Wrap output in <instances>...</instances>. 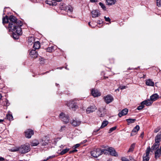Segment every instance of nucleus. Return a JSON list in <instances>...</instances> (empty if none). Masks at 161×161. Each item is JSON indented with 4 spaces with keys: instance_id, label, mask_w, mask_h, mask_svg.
I'll return each mask as SVG.
<instances>
[{
    "instance_id": "obj_40",
    "label": "nucleus",
    "mask_w": 161,
    "mask_h": 161,
    "mask_svg": "<svg viewBox=\"0 0 161 161\" xmlns=\"http://www.w3.org/2000/svg\"><path fill=\"white\" fill-rule=\"evenodd\" d=\"M116 128L117 127L116 126L111 128L109 130L108 133H111L113 131L115 130Z\"/></svg>"
},
{
    "instance_id": "obj_38",
    "label": "nucleus",
    "mask_w": 161,
    "mask_h": 161,
    "mask_svg": "<svg viewBox=\"0 0 161 161\" xmlns=\"http://www.w3.org/2000/svg\"><path fill=\"white\" fill-rule=\"evenodd\" d=\"M136 120V119H126V121L129 124L132 123H134L135 121Z\"/></svg>"
},
{
    "instance_id": "obj_45",
    "label": "nucleus",
    "mask_w": 161,
    "mask_h": 161,
    "mask_svg": "<svg viewBox=\"0 0 161 161\" xmlns=\"http://www.w3.org/2000/svg\"><path fill=\"white\" fill-rule=\"evenodd\" d=\"M65 127V125H63L61 127V129H60L59 131L60 132L63 131L64 130V129Z\"/></svg>"
},
{
    "instance_id": "obj_19",
    "label": "nucleus",
    "mask_w": 161,
    "mask_h": 161,
    "mask_svg": "<svg viewBox=\"0 0 161 161\" xmlns=\"http://www.w3.org/2000/svg\"><path fill=\"white\" fill-rule=\"evenodd\" d=\"M128 110L127 108L123 109L122 111L120 112L118 114L119 116L121 117L123 115H126L128 112Z\"/></svg>"
},
{
    "instance_id": "obj_6",
    "label": "nucleus",
    "mask_w": 161,
    "mask_h": 161,
    "mask_svg": "<svg viewBox=\"0 0 161 161\" xmlns=\"http://www.w3.org/2000/svg\"><path fill=\"white\" fill-rule=\"evenodd\" d=\"M12 32V36L13 38L15 39H17L19 38V36L22 34V30L21 27H18L17 30H16Z\"/></svg>"
},
{
    "instance_id": "obj_22",
    "label": "nucleus",
    "mask_w": 161,
    "mask_h": 161,
    "mask_svg": "<svg viewBox=\"0 0 161 161\" xmlns=\"http://www.w3.org/2000/svg\"><path fill=\"white\" fill-rule=\"evenodd\" d=\"M159 142L155 141V143L153 144L151 147L152 150H154L155 149H156L157 148L159 147Z\"/></svg>"
},
{
    "instance_id": "obj_36",
    "label": "nucleus",
    "mask_w": 161,
    "mask_h": 161,
    "mask_svg": "<svg viewBox=\"0 0 161 161\" xmlns=\"http://www.w3.org/2000/svg\"><path fill=\"white\" fill-rule=\"evenodd\" d=\"M149 159V156L144 154L143 157V161H148Z\"/></svg>"
},
{
    "instance_id": "obj_16",
    "label": "nucleus",
    "mask_w": 161,
    "mask_h": 161,
    "mask_svg": "<svg viewBox=\"0 0 161 161\" xmlns=\"http://www.w3.org/2000/svg\"><path fill=\"white\" fill-rule=\"evenodd\" d=\"M46 3L50 6H54L57 4V2L55 0H46Z\"/></svg>"
},
{
    "instance_id": "obj_32",
    "label": "nucleus",
    "mask_w": 161,
    "mask_h": 161,
    "mask_svg": "<svg viewBox=\"0 0 161 161\" xmlns=\"http://www.w3.org/2000/svg\"><path fill=\"white\" fill-rule=\"evenodd\" d=\"M47 52H52L54 50V47L53 46H51V47H47L46 49Z\"/></svg>"
},
{
    "instance_id": "obj_58",
    "label": "nucleus",
    "mask_w": 161,
    "mask_h": 161,
    "mask_svg": "<svg viewBox=\"0 0 161 161\" xmlns=\"http://www.w3.org/2000/svg\"><path fill=\"white\" fill-rule=\"evenodd\" d=\"M133 132H132V131L131 133L130 134V136H133V135H135V134H133Z\"/></svg>"
},
{
    "instance_id": "obj_20",
    "label": "nucleus",
    "mask_w": 161,
    "mask_h": 161,
    "mask_svg": "<svg viewBox=\"0 0 161 161\" xmlns=\"http://www.w3.org/2000/svg\"><path fill=\"white\" fill-rule=\"evenodd\" d=\"M50 142L49 141L48 139H46L45 140H42L40 142V144L42 146H45L46 145L48 144V143Z\"/></svg>"
},
{
    "instance_id": "obj_62",
    "label": "nucleus",
    "mask_w": 161,
    "mask_h": 161,
    "mask_svg": "<svg viewBox=\"0 0 161 161\" xmlns=\"http://www.w3.org/2000/svg\"><path fill=\"white\" fill-rule=\"evenodd\" d=\"M2 97V96L1 95V94H0V99Z\"/></svg>"
},
{
    "instance_id": "obj_30",
    "label": "nucleus",
    "mask_w": 161,
    "mask_h": 161,
    "mask_svg": "<svg viewBox=\"0 0 161 161\" xmlns=\"http://www.w3.org/2000/svg\"><path fill=\"white\" fill-rule=\"evenodd\" d=\"M106 1L108 5L114 4L116 2V0H106Z\"/></svg>"
},
{
    "instance_id": "obj_10",
    "label": "nucleus",
    "mask_w": 161,
    "mask_h": 161,
    "mask_svg": "<svg viewBox=\"0 0 161 161\" xmlns=\"http://www.w3.org/2000/svg\"><path fill=\"white\" fill-rule=\"evenodd\" d=\"M25 137L28 138H31V136L34 134V131L31 129H28L25 132Z\"/></svg>"
},
{
    "instance_id": "obj_54",
    "label": "nucleus",
    "mask_w": 161,
    "mask_h": 161,
    "mask_svg": "<svg viewBox=\"0 0 161 161\" xmlns=\"http://www.w3.org/2000/svg\"><path fill=\"white\" fill-rule=\"evenodd\" d=\"M4 160V158L3 157L0 158V161H3Z\"/></svg>"
},
{
    "instance_id": "obj_56",
    "label": "nucleus",
    "mask_w": 161,
    "mask_h": 161,
    "mask_svg": "<svg viewBox=\"0 0 161 161\" xmlns=\"http://www.w3.org/2000/svg\"><path fill=\"white\" fill-rule=\"evenodd\" d=\"M92 2H96L97 1V0H90Z\"/></svg>"
},
{
    "instance_id": "obj_13",
    "label": "nucleus",
    "mask_w": 161,
    "mask_h": 161,
    "mask_svg": "<svg viewBox=\"0 0 161 161\" xmlns=\"http://www.w3.org/2000/svg\"><path fill=\"white\" fill-rule=\"evenodd\" d=\"M91 94L94 97H98L101 95L100 92L97 89H92L91 91Z\"/></svg>"
},
{
    "instance_id": "obj_35",
    "label": "nucleus",
    "mask_w": 161,
    "mask_h": 161,
    "mask_svg": "<svg viewBox=\"0 0 161 161\" xmlns=\"http://www.w3.org/2000/svg\"><path fill=\"white\" fill-rule=\"evenodd\" d=\"M6 118L10 121L12 120H13V117L12 114H7Z\"/></svg>"
},
{
    "instance_id": "obj_46",
    "label": "nucleus",
    "mask_w": 161,
    "mask_h": 161,
    "mask_svg": "<svg viewBox=\"0 0 161 161\" xmlns=\"http://www.w3.org/2000/svg\"><path fill=\"white\" fill-rule=\"evenodd\" d=\"M127 87L126 86H120L119 87V88L121 90H123L124 89H126Z\"/></svg>"
},
{
    "instance_id": "obj_27",
    "label": "nucleus",
    "mask_w": 161,
    "mask_h": 161,
    "mask_svg": "<svg viewBox=\"0 0 161 161\" xmlns=\"http://www.w3.org/2000/svg\"><path fill=\"white\" fill-rule=\"evenodd\" d=\"M40 47V42L38 41H37L34 42L33 45V48L35 49H38Z\"/></svg>"
},
{
    "instance_id": "obj_39",
    "label": "nucleus",
    "mask_w": 161,
    "mask_h": 161,
    "mask_svg": "<svg viewBox=\"0 0 161 161\" xmlns=\"http://www.w3.org/2000/svg\"><path fill=\"white\" fill-rule=\"evenodd\" d=\"M150 147H147L146 150V153L144 154L147 155V156H149L150 151Z\"/></svg>"
},
{
    "instance_id": "obj_4",
    "label": "nucleus",
    "mask_w": 161,
    "mask_h": 161,
    "mask_svg": "<svg viewBox=\"0 0 161 161\" xmlns=\"http://www.w3.org/2000/svg\"><path fill=\"white\" fill-rule=\"evenodd\" d=\"M59 117L65 124H67L69 121V115L67 114H66L62 112L59 115Z\"/></svg>"
},
{
    "instance_id": "obj_3",
    "label": "nucleus",
    "mask_w": 161,
    "mask_h": 161,
    "mask_svg": "<svg viewBox=\"0 0 161 161\" xmlns=\"http://www.w3.org/2000/svg\"><path fill=\"white\" fill-rule=\"evenodd\" d=\"M107 151L106 149L101 150L100 148H97L91 152L92 156L95 158H97L102 154H106Z\"/></svg>"
},
{
    "instance_id": "obj_37",
    "label": "nucleus",
    "mask_w": 161,
    "mask_h": 161,
    "mask_svg": "<svg viewBox=\"0 0 161 161\" xmlns=\"http://www.w3.org/2000/svg\"><path fill=\"white\" fill-rule=\"evenodd\" d=\"M69 150V148H66V149H63L60 152V154L61 155H63L66 153Z\"/></svg>"
},
{
    "instance_id": "obj_60",
    "label": "nucleus",
    "mask_w": 161,
    "mask_h": 161,
    "mask_svg": "<svg viewBox=\"0 0 161 161\" xmlns=\"http://www.w3.org/2000/svg\"><path fill=\"white\" fill-rule=\"evenodd\" d=\"M48 159H47V158L46 159H44L43 161H47V160Z\"/></svg>"
},
{
    "instance_id": "obj_53",
    "label": "nucleus",
    "mask_w": 161,
    "mask_h": 161,
    "mask_svg": "<svg viewBox=\"0 0 161 161\" xmlns=\"http://www.w3.org/2000/svg\"><path fill=\"white\" fill-rule=\"evenodd\" d=\"M100 130V129L99 128L98 129H97V130H95L94 131H93V134H94V133L95 132V133H96L98 131H99V130Z\"/></svg>"
},
{
    "instance_id": "obj_9",
    "label": "nucleus",
    "mask_w": 161,
    "mask_h": 161,
    "mask_svg": "<svg viewBox=\"0 0 161 161\" xmlns=\"http://www.w3.org/2000/svg\"><path fill=\"white\" fill-rule=\"evenodd\" d=\"M107 150V151L106 152V153H107V152H108L110 153V154L111 155L114 156H118V154L117 153L113 148L112 147H108Z\"/></svg>"
},
{
    "instance_id": "obj_63",
    "label": "nucleus",
    "mask_w": 161,
    "mask_h": 161,
    "mask_svg": "<svg viewBox=\"0 0 161 161\" xmlns=\"http://www.w3.org/2000/svg\"><path fill=\"white\" fill-rule=\"evenodd\" d=\"M88 25H89L90 27H91V25H90V22H89V23H88Z\"/></svg>"
},
{
    "instance_id": "obj_55",
    "label": "nucleus",
    "mask_w": 161,
    "mask_h": 161,
    "mask_svg": "<svg viewBox=\"0 0 161 161\" xmlns=\"http://www.w3.org/2000/svg\"><path fill=\"white\" fill-rule=\"evenodd\" d=\"M144 132H142L141 134V137L142 138L143 136V135H144Z\"/></svg>"
},
{
    "instance_id": "obj_26",
    "label": "nucleus",
    "mask_w": 161,
    "mask_h": 161,
    "mask_svg": "<svg viewBox=\"0 0 161 161\" xmlns=\"http://www.w3.org/2000/svg\"><path fill=\"white\" fill-rule=\"evenodd\" d=\"M39 144H40V142H39V141L36 140H34L31 142V146L32 147L37 146Z\"/></svg>"
},
{
    "instance_id": "obj_64",
    "label": "nucleus",
    "mask_w": 161,
    "mask_h": 161,
    "mask_svg": "<svg viewBox=\"0 0 161 161\" xmlns=\"http://www.w3.org/2000/svg\"><path fill=\"white\" fill-rule=\"evenodd\" d=\"M108 78V77L104 76V78H105V79H106V78Z\"/></svg>"
},
{
    "instance_id": "obj_12",
    "label": "nucleus",
    "mask_w": 161,
    "mask_h": 161,
    "mask_svg": "<svg viewBox=\"0 0 161 161\" xmlns=\"http://www.w3.org/2000/svg\"><path fill=\"white\" fill-rule=\"evenodd\" d=\"M105 109L103 108H99L97 112L98 115L100 117H103L105 115Z\"/></svg>"
},
{
    "instance_id": "obj_23",
    "label": "nucleus",
    "mask_w": 161,
    "mask_h": 161,
    "mask_svg": "<svg viewBox=\"0 0 161 161\" xmlns=\"http://www.w3.org/2000/svg\"><path fill=\"white\" fill-rule=\"evenodd\" d=\"M142 104L144 105H145L146 106H150L153 103V102L151 101V100H147L142 102Z\"/></svg>"
},
{
    "instance_id": "obj_48",
    "label": "nucleus",
    "mask_w": 161,
    "mask_h": 161,
    "mask_svg": "<svg viewBox=\"0 0 161 161\" xmlns=\"http://www.w3.org/2000/svg\"><path fill=\"white\" fill-rule=\"evenodd\" d=\"M80 146L79 144H76L73 147L74 149H76L79 147Z\"/></svg>"
},
{
    "instance_id": "obj_59",
    "label": "nucleus",
    "mask_w": 161,
    "mask_h": 161,
    "mask_svg": "<svg viewBox=\"0 0 161 161\" xmlns=\"http://www.w3.org/2000/svg\"><path fill=\"white\" fill-rule=\"evenodd\" d=\"M62 0H55L56 2H60Z\"/></svg>"
},
{
    "instance_id": "obj_51",
    "label": "nucleus",
    "mask_w": 161,
    "mask_h": 161,
    "mask_svg": "<svg viewBox=\"0 0 161 161\" xmlns=\"http://www.w3.org/2000/svg\"><path fill=\"white\" fill-rule=\"evenodd\" d=\"M55 155H53L52 156H50L49 157H47V159H49L50 158H54L55 157Z\"/></svg>"
},
{
    "instance_id": "obj_8",
    "label": "nucleus",
    "mask_w": 161,
    "mask_h": 161,
    "mask_svg": "<svg viewBox=\"0 0 161 161\" xmlns=\"http://www.w3.org/2000/svg\"><path fill=\"white\" fill-rule=\"evenodd\" d=\"M81 121L80 120L75 119L70 122L71 125L74 127H77L80 125Z\"/></svg>"
},
{
    "instance_id": "obj_33",
    "label": "nucleus",
    "mask_w": 161,
    "mask_h": 161,
    "mask_svg": "<svg viewBox=\"0 0 161 161\" xmlns=\"http://www.w3.org/2000/svg\"><path fill=\"white\" fill-rule=\"evenodd\" d=\"M140 127L138 125H136L132 130V132L136 133L139 130Z\"/></svg>"
},
{
    "instance_id": "obj_31",
    "label": "nucleus",
    "mask_w": 161,
    "mask_h": 161,
    "mask_svg": "<svg viewBox=\"0 0 161 161\" xmlns=\"http://www.w3.org/2000/svg\"><path fill=\"white\" fill-rule=\"evenodd\" d=\"M108 122L107 121H104L102 123L101 125V126L100 128H103L104 127H105L108 124Z\"/></svg>"
},
{
    "instance_id": "obj_7",
    "label": "nucleus",
    "mask_w": 161,
    "mask_h": 161,
    "mask_svg": "<svg viewBox=\"0 0 161 161\" xmlns=\"http://www.w3.org/2000/svg\"><path fill=\"white\" fill-rule=\"evenodd\" d=\"M77 103L73 100L70 101L67 103V105L70 109L75 110L78 108Z\"/></svg>"
},
{
    "instance_id": "obj_24",
    "label": "nucleus",
    "mask_w": 161,
    "mask_h": 161,
    "mask_svg": "<svg viewBox=\"0 0 161 161\" xmlns=\"http://www.w3.org/2000/svg\"><path fill=\"white\" fill-rule=\"evenodd\" d=\"M161 154L160 149H158L155 153V157L156 159L159 158Z\"/></svg>"
},
{
    "instance_id": "obj_61",
    "label": "nucleus",
    "mask_w": 161,
    "mask_h": 161,
    "mask_svg": "<svg viewBox=\"0 0 161 161\" xmlns=\"http://www.w3.org/2000/svg\"><path fill=\"white\" fill-rule=\"evenodd\" d=\"M3 120L0 119V123L3 122Z\"/></svg>"
},
{
    "instance_id": "obj_44",
    "label": "nucleus",
    "mask_w": 161,
    "mask_h": 161,
    "mask_svg": "<svg viewBox=\"0 0 161 161\" xmlns=\"http://www.w3.org/2000/svg\"><path fill=\"white\" fill-rule=\"evenodd\" d=\"M160 129V127H158L154 130V132L155 133L158 132Z\"/></svg>"
},
{
    "instance_id": "obj_50",
    "label": "nucleus",
    "mask_w": 161,
    "mask_h": 161,
    "mask_svg": "<svg viewBox=\"0 0 161 161\" xmlns=\"http://www.w3.org/2000/svg\"><path fill=\"white\" fill-rule=\"evenodd\" d=\"M77 151V150H76V149H75L72 150V151H70L69 152V153H74L76 152Z\"/></svg>"
},
{
    "instance_id": "obj_1",
    "label": "nucleus",
    "mask_w": 161,
    "mask_h": 161,
    "mask_svg": "<svg viewBox=\"0 0 161 161\" xmlns=\"http://www.w3.org/2000/svg\"><path fill=\"white\" fill-rule=\"evenodd\" d=\"M8 28L9 32L14 31L18 27H21L23 24L22 22L18 20L15 17L11 15L9 17Z\"/></svg>"
},
{
    "instance_id": "obj_18",
    "label": "nucleus",
    "mask_w": 161,
    "mask_h": 161,
    "mask_svg": "<svg viewBox=\"0 0 161 161\" xmlns=\"http://www.w3.org/2000/svg\"><path fill=\"white\" fill-rule=\"evenodd\" d=\"M145 83L146 85L147 86H153L154 85V82L151 79L146 80Z\"/></svg>"
},
{
    "instance_id": "obj_49",
    "label": "nucleus",
    "mask_w": 161,
    "mask_h": 161,
    "mask_svg": "<svg viewBox=\"0 0 161 161\" xmlns=\"http://www.w3.org/2000/svg\"><path fill=\"white\" fill-rule=\"evenodd\" d=\"M121 160L122 161H129L128 159L124 157H122L121 158Z\"/></svg>"
},
{
    "instance_id": "obj_41",
    "label": "nucleus",
    "mask_w": 161,
    "mask_h": 161,
    "mask_svg": "<svg viewBox=\"0 0 161 161\" xmlns=\"http://www.w3.org/2000/svg\"><path fill=\"white\" fill-rule=\"evenodd\" d=\"M144 107V106L142 104V103H141V105L139 106L137 108L138 110L142 109Z\"/></svg>"
},
{
    "instance_id": "obj_43",
    "label": "nucleus",
    "mask_w": 161,
    "mask_h": 161,
    "mask_svg": "<svg viewBox=\"0 0 161 161\" xmlns=\"http://www.w3.org/2000/svg\"><path fill=\"white\" fill-rule=\"evenodd\" d=\"M157 4L158 7H161V0H157Z\"/></svg>"
},
{
    "instance_id": "obj_17",
    "label": "nucleus",
    "mask_w": 161,
    "mask_h": 161,
    "mask_svg": "<svg viewBox=\"0 0 161 161\" xmlns=\"http://www.w3.org/2000/svg\"><path fill=\"white\" fill-rule=\"evenodd\" d=\"M30 55L32 58H35L37 57L38 54L37 52L35 50H32L30 51Z\"/></svg>"
},
{
    "instance_id": "obj_21",
    "label": "nucleus",
    "mask_w": 161,
    "mask_h": 161,
    "mask_svg": "<svg viewBox=\"0 0 161 161\" xmlns=\"http://www.w3.org/2000/svg\"><path fill=\"white\" fill-rule=\"evenodd\" d=\"M158 97V95L157 93H155L150 97V100L153 102L156 101Z\"/></svg>"
},
{
    "instance_id": "obj_11",
    "label": "nucleus",
    "mask_w": 161,
    "mask_h": 161,
    "mask_svg": "<svg viewBox=\"0 0 161 161\" xmlns=\"http://www.w3.org/2000/svg\"><path fill=\"white\" fill-rule=\"evenodd\" d=\"M104 101L107 104H108L111 103L114 100L112 96L109 95H108L104 97Z\"/></svg>"
},
{
    "instance_id": "obj_14",
    "label": "nucleus",
    "mask_w": 161,
    "mask_h": 161,
    "mask_svg": "<svg viewBox=\"0 0 161 161\" xmlns=\"http://www.w3.org/2000/svg\"><path fill=\"white\" fill-rule=\"evenodd\" d=\"M91 13L92 17L93 18L98 17L100 14L98 10H93L92 11Z\"/></svg>"
},
{
    "instance_id": "obj_2",
    "label": "nucleus",
    "mask_w": 161,
    "mask_h": 161,
    "mask_svg": "<svg viewBox=\"0 0 161 161\" xmlns=\"http://www.w3.org/2000/svg\"><path fill=\"white\" fill-rule=\"evenodd\" d=\"M30 147L29 145H23L19 147H17L12 150L13 152L19 151L22 154H24L30 151Z\"/></svg>"
},
{
    "instance_id": "obj_5",
    "label": "nucleus",
    "mask_w": 161,
    "mask_h": 161,
    "mask_svg": "<svg viewBox=\"0 0 161 161\" xmlns=\"http://www.w3.org/2000/svg\"><path fill=\"white\" fill-rule=\"evenodd\" d=\"M60 8L62 10H64L67 12L68 13L70 14L73 12V8L70 6H67L65 4L61 3L60 4Z\"/></svg>"
},
{
    "instance_id": "obj_29",
    "label": "nucleus",
    "mask_w": 161,
    "mask_h": 161,
    "mask_svg": "<svg viewBox=\"0 0 161 161\" xmlns=\"http://www.w3.org/2000/svg\"><path fill=\"white\" fill-rule=\"evenodd\" d=\"M9 20V18H8V17L7 15H6L3 18V24L8 23Z\"/></svg>"
},
{
    "instance_id": "obj_25",
    "label": "nucleus",
    "mask_w": 161,
    "mask_h": 161,
    "mask_svg": "<svg viewBox=\"0 0 161 161\" xmlns=\"http://www.w3.org/2000/svg\"><path fill=\"white\" fill-rule=\"evenodd\" d=\"M161 139V131L158 133L155 138V141L159 142L160 140Z\"/></svg>"
},
{
    "instance_id": "obj_57",
    "label": "nucleus",
    "mask_w": 161,
    "mask_h": 161,
    "mask_svg": "<svg viewBox=\"0 0 161 161\" xmlns=\"http://www.w3.org/2000/svg\"><path fill=\"white\" fill-rule=\"evenodd\" d=\"M44 58H42L40 59V60L41 61H44Z\"/></svg>"
},
{
    "instance_id": "obj_15",
    "label": "nucleus",
    "mask_w": 161,
    "mask_h": 161,
    "mask_svg": "<svg viewBox=\"0 0 161 161\" xmlns=\"http://www.w3.org/2000/svg\"><path fill=\"white\" fill-rule=\"evenodd\" d=\"M97 107L96 106L94 105H92L88 107L86 109V111L87 113L89 114L95 111Z\"/></svg>"
},
{
    "instance_id": "obj_28",
    "label": "nucleus",
    "mask_w": 161,
    "mask_h": 161,
    "mask_svg": "<svg viewBox=\"0 0 161 161\" xmlns=\"http://www.w3.org/2000/svg\"><path fill=\"white\" fill-rule=\"evenodd\" d=\"M35 41V39L33 37H30L28 39V43L29 44L31 45Z\"/></svg>"
},
{
    "instance_id": "obj_34",
    "label": "nucleus",
    "mask_w": 161,
    "mask_h": 161,
    "mask_svg": "<svg viewBox=\"0 0 161 161\" xmlns=\"http://www.w3.org/2000/svg\"><path fill=\"white\" fill-rule=\"evenodd\" d=\"M135 144L134 143H133L131 144L128 151V152H132L134 148Z\"/></svg>"
},
{
    "instance_id": "obj_42",
    "label": "nucleus",
    "mask_w": 161,
    "mask_h": 161,
    "mask_svg": "<svg viewBox=\"0 0 161 161\" xmlns=\"http://www.w3.org/2000/svg\"><path fill=\"white\" fill-rule=\"evenodd\" d=\"M99 5L104 10H106V8L104 5L101 2H100Z\"/></svg>"
},
{
    "instance_id": "obj_52",
    "label": "nucleus",
    "mask_w": 161,
    "mask_h": 161,
    "mask_svg": "<svg viewBox=\"0 0 161 161\" xmlns=\"http://www.w3.org/2000/svg\"><path fill=\"white\" fill-rule=\"evenodd\" d=\"M129 159L130 161H135V160L131 157H130Z\"/></svg>"
},
{
    "instance_id": "obj_47",
    "label": "nucleus",
    "mask_w": 161,
    "mask_h": 161,
    "mask_svg": "<svg viewBox=\"0 0 161 161\" xmlns=\"http://www.w3.org/2000/svg\"><path fill=\"white\" fill-rule=\"evenodd\" d=\"M104 18L106 21L109 22L110 21V19L109 17H106V16H104Z\"/></svg>"
}]
</instances>
